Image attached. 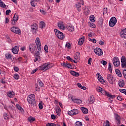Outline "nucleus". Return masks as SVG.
Segmentation results:
<instances>
[{
    "label": "nucleus",
    "mask_w": 126,
    "mask_h": 126,
    "mask_svg": "<svg viewBox=\"0 0 126 126\" xmlns=\"http://www.w3.org/2000/svg\"><path fill=\"white\" fill-rule=\"evenodd\" d=\"M28 103L30 105H35L36 104V96L34 94H29L27 98Z\"/></svg>",
    "instance_id": "nucleus-1"
},
{
    "label": "nucleus",
    "mask_w": 126,
    "mask_h": 126,
    "mask_svg": "<svg viewBox=\"0 0 126 126\" xmlns=\"http://www.w3.org/2000/svg\"><path fill=\"white\" fill-rule=\"evenodd\" d=\"M53 64L46 63L45 64L40 67V70H43V71H46V70H48V69L52 68V67H53Z\"/></svg>",
    "instance_id": "nucleus-2"
},
{
    "label": "nucleus",
    "mask_w": 126,
    "mask_h": 126,
    "mask_svg": "<svg viewBox=\"0 0 126 126\" xmlns=\"http://www.w3.org/2000/svg\"><path fill=\"white\" fill-rule=\"evenodd\" d=\"M54 32H55L56 36H57L58 39H60V40H63V39L64 36L63 35V33L61 32V31L55 29H54Z\"/></svg>",
    "instance_id": "nucleus-3"
},
{
    "label": "nucleus",
    "mask_w": 126,
    "mask_h": 126,
    "mask_svg": "<svg viewBox=\"0 0 126 126\" xmlns=\"http://www.w3.org/2000/svg\"><path fill=\"white\" fill-rule=\"evenodd\" d=\"M96 89L99 92H101L102 94H105L107 97H112V95L109 94V92L105 91V90L101 87H97Z\"/></svg>",
    "instance_id": "nucleus-4"
},
{
    "label": "nucleus",
    "mask_w": 126,
    "mask_h": 126,
    "mask_svg": "<svg viewBox=\"0 0 126 126\" xmlns=\"http://www.w3.org/2000/svg\"><path fill=\"white\" fill-rule=\"evenodd\" d=\"M112 62L113 63V64L114 66L116 67H119L120 65V60L118 57H115L113 58Z\"/></svg>",
    "instance_id": "nucleus-5"
},
{
    "label": "nucleus",
    "mask_w": 126,
    "mask_h": 126,
    "mask_svg": "<svg viewBox=\"0 0 126 126\" xmlns=\"http://www.w3.org/2000/svg\"><path fill=\"white\" fill-rule=\"evenodd\" d=\"M61 66L66 67V68L72 69V65L70 64L68 62H63L61 63Z\"/></svg>",
    "instance_id": "nucleus-6"
},
{
    "label": "nucleus",
    "mask_w": 126,
    "mask_h": 126,
    "mask_svg": "<svg viewBox=\"0 0 126 126\" xmlns=\"http://www.w3.org/2000/svg\"><path fill=\"white\" fill-rule=\"evenodd\" d=\"M116 23H117V19L115 17H112L109 21V26L111 27H113L116 25Z\"/></svg>",
    "instance_id": "nucleus-7"
},
{
    "label": "nucleus",
    "mask_w": 126,
    "mask_h": 126,
    "mask_svg": "<svg viewBox=\"0 0 126 126\" xmlns=\"http://www.w3.org/2000/svg\"><path fill=\"white\" fill-rule=\"evenodd\" d=\"M37 30H38V25L34 23L32 25V32L33 34H37Z\"/></svg>",
    "instance_id": "nucleus-8"
},
{
    "label": "nucleus",
    "mask_w": 126,
    "mask_h": 126,
    "mask_svg": "<svg viewBox=\"0 0 126 126\" xmlns=\"http://www.w3.org/2000/svg\"><path fill=\"white\" fill-rule=\"evenodd\" d=\"M29 51H30L32 54H34L35 51H36V44H30L29 46Z\"/></svg>",
    "instance_id": "nucleus-9"
},
{
    "label": "nucleus",
    "mask_w": 126,
    "mask_h": 126,
    "mask_svg": "<svg viewBox=\"0 0 126 126\" xmlns=\"http://www.w3.org/2000/svg\"><path fill=\"white\" fill-rule=\"evenodd\" d=\"M35 43L38 51H41V50H42V45H41V41H40L39 37L36 38Z\"/></svg>",
    "instance_id": "nucleus-10"
},
{
    "label": "nucleus",
    "mask_w": 126,
    "mask_h": 126,
    "mask_svg": "<svg viewBox=\"0 0 126 126\" xmlns=\"http://www.w3.org/2000/svg\"><path fill=\"white\" fill-rule=\"evenodd\" d=\"M78 110L75 109L68 112V114L69 115V116H75V115L78 114Z\"/></svg>",
    "instance_id": "nucleus-11"
},
{
    "label": "nucleus",
    "mask_w": 126,
    "mask_h": 126,
    "mask_svg": "<svg viewBox=\"0 0 126 126\" xmlns=\"http://www.w3.org/2000/svg\"><path fill=\"white\" fill-rule=\"evenodd\" d=\"M120 36L122 39H126V28L124 29L121 31Z\"/></svg>",
    "instance_id": "nucleus-12"
},
{
    "label": "nucleus",
    "mask_w": 126,
    "mask_h": 126,
    "mask_svg": "<svg viewBox=\"0 0 126 126\" xmlns=\"http://www.w3.org/2000/svg\"><path fill=\"white\" fill-rule=\"evenodd\" d=\"M94 52L97 56H102L103 55V50L100 49V48H96L94 49Z\"/></svg>",
    "instance_id": "nucleus-13"
},
{
    "label": "nucleus",
    "mask_w": 126,
    "mask_h": 126,
    "mask_svg": "<svg viewBox=\"0 0 126 126\" xmlns=\"http://www.w3.org/2000/svg\"><path fill=\"white\" fill-rule=\"evenodd\" d=\"M115 119L116 124L120 125L121 124V117L119 116L118 114H115Z\"/></svg>",
    "instance_id": "nucleus-14"
},
{
    "label": "nucleus",
    "mask_w": 126,
    "mask_h": 126,
    "mask_svg": "<svg viewBox=\"0 0 126 126\" xmlns=\"http://www.w3.org/2000/svg\"><path fill=\"white\" fill-rule=\"evenodd\" d=\"M107 79H108L109 82H110L111 84H113V83H114V77H113V76H112V75L108 74L107 75Z\"/></svg>",
    "instance_id": "nucleus-15"
},
{
    "label": "nucleus",
    "mask_w": 126,
    "mask_h": 126,
    "mask_svg": "<svg viewBox=\"0 0 126 126\" xmlns=\"http://www.w3.org/2000/svg\"><path fill=\"white\" fill-rule=\"evenodd\" d=\"M58 26L60 29H62L63 30H64V29H65V27L64 26V24H63V22H59L58 23Z\"/></svg>",
    "instance_id": "nucleus-16"
},
{
    "label": "nucleus",
    "mask_w": 126,
    "mask_h": 126,
    "mask_svg": "<svg viewBox=\"0 0 126 126\" xmlns=\"http://www.w3.org/2000/svg\"><path fill=\"white\" fill-rule=\"evenodd\" d=\"M35 59L34 60V62H36L39 60V58H40V52L39 51H36L35 53Z\"/></svg>",
    "instance_id": "nucleus-17"
},
{
    "label": "nucleus",
    "mask_w": 126,
    "mask_h": 126,
    "mask_svg": "<svg viewBox=\"0 0 126 126\" xmlns=\"http://www.w3.org/2000/svg\"><path fill=\"white\" fill-rule=\"evenodd\" d=\"M18 51H19V48L17 46H15L12 49V52L13 54H18Z\"/></svg>",
    "instance_id": "nucleus-18"
},
{
    "label": "nucleus",
    "mask_w": 126,
    "mask_h": 126,
    "mask_svg": "<svg viewBox=\"0 0 126 126\" xmlns=\"http://www.w3.org/2000/svg\"><path fill=\"white\" fill-rule=\"evenodd\" d=\"M85 39V37L84 36H83L80 39H79L78 44L79 46H82L83 45V43H84V39Z\"/></svg>",
    "instance_id": "nucleus-19"
},
{
    "label": "nucleus",
    "mask_w": 126,
    "mask_h": 126,
    "mask_svg": "<svg viewBox=\"0 0 126 126\" xmlns=\"http://www.w3.org/2000/svg\"><path fill=\"white\" fill-rule=\"evenodd\" d=\"M74 59L78 62L79 61L80 59V53L79 52H77L75 54Z\"/></svg>",
    "instance_id": "nucleus-20"
},
{
    "label": "nucleus",
    "mask_w": 126,
    "mask_h": 126,
    "mask_svg": "<svg viewBox=\"0 0 126 126\" xmlns=\"http://www.w3.org/2000/svg\"><path fill=\"white\" fill-rule=\"evenodd\" d=\"M70 73L73 75V76H75L76 77H78V76H79V73L76 72L74 71H70Z\"/></svg>",
    "instance_id": "nucleus-21"
},
{
    "label": "nucleus",
    "mask_w": 126,
    "mask_h": 126,
    "mask_svg": "<svg viewBox=\"0 0 126 126\" xmlns=\"http://www.w3.org/2000/svg\"><path fill=\"white\" fill-rule=\"evenodd\" d=\"M66 28H67L68 30H69L70 32L74 30V27L71 25H67Z\"/></svg>",
    "instance_id": "nucleus-22"
},
{
    "label": "nucleus",
    "mask_w": 126,
    "mask_h": 126,
    "mask_svg": "<svg viewBox=\"0 0 126 126\" xmlns=\"http://www.w3.org/2000/svg\"><path fill=\"white\" fill-rule=\"evenodd\" d=\"M5 58L7 59V60H14V58H13V56H12L10 54H5Z\"/></svg>",
    "instance_id": "nucleus-23"
},
{
    "label": "nucleus",
    "mask_w": 126,
    "mask_h": 126,
    "mask_svg": "<svg viewBox=\"0 0 126 126\" xmlns=\"http://www.w3.org/2000/svg\"><path fill=\"white\" fill-rule=\"evenodd\" d=\"M118 85L120 87H124L125 86V82L123 80H119Z\"/></svg>",
    "instance_id": "nucleus-24"
},
{
    "label": "nucleus",
    "mask_w": 126,
    "mask_h": 126,
    "mask_svg": "<svg viewBox=\"0 0 126 126\" xmlns=\"http://www.w3.org/2000/svg\"><path fill=\"white\" fill-rule=\"evenodd\" d=\"M81 110L83 114H88V109L86 108L82 107H81Z\"/></svg>",
    "instance_id": "nucleus-25"
},
{
    "label": "nucleus",
    "mask_w": 126,
    "mask_h": 126,
    "mask_svg": "<svg viewBox=\"0 0 126 126\" xmlns=\"http://www.w3.org/2000/svg\"><path fill=\"white\" fill-rule=\"evenodd\" d=\"M56 113L57 114V115L58 117H60V116H61V108H60V107L57 106L56 108Z\"/></svg>",
    "instance_id": "nucleus-26"
},
{
    "label": "nucleus",
    "mask_w": 126,
    "mask_h": 126,
    "mask_svg": "<svg viewBox=\"0 0 126 126\" xmlns=\"http://www.w3.org/2000/svg\"><path fill=\"white\" fill-rule=\"evenodd\" d=\"M76 7L78 12H80V11H81V9H80V8L81 7V3L78 2L76 4Z\"/></svg>",
    "instance_id": "nucleus-27"
},
{
    "label": "nucleus",
    "mask_w": 126,
    "mask_h": 126,
    "mask_svg": "<svg viewBox=\"0 0 126 126\" xmlns=\"http://www.w3.org/2000/svg\"><path fill=\"white\" fill-rule=\"evenodd\" d=\"M39 27L41 29H43V28H45L46 27V23H45L44 22L41 21L39 23Z\"/></svg>",
    "instance_id": "nucleus-28"
},
{
    "label": "nucleus",
    "mask_w": 126,
    "mask_h": 126,
    "mask_svg": "<svg viewBox=\"0 0 126 126\" xmlns=\"http://www.w3.org/2000/svg\"><path fill=\"white\" fill-rule=\"evenodd\" d=\"M14 33L15 34H18V35H20V34H21V31H20V29H19L18 27H16Z\"/></svg>",
    "instance_id": "nucleus-29"
},
{
    "label": "nucleus",
    "mask_w": 126,
    "mask_h": 126,
    "mask_svg": "<svg viewBox=\"0 0 126 126\" xmlns=\"http://www.w3.org/2000/svg\"><path fill=\"white\" fill-rule=\"evenodd\" d=\"M109 94L111 95V96H108V97H109V100L111 104H112L113 102V99H115V98H116V96L115 95H112V94H111L109 93Z\"/></svg>",
    "instance_id": "nucleus-30"
},
{
    "label": "nucleus",
    "mask_w": 126,
    "mask_h": 126,
    "mask_svg": "<svg viewBox=\"0 0 126 126\" xmlns=\"http://www.w3.org/2000/svg\"><path fill=\"white\" fill-rule=\"evenodd\" d=\"M94 101H95V97L93 95L91 96L90 98V104H93V103H94Z\"/></svg>",
    "instance_id": "nucleus-31"
},
{
    "label": "nucleus",
    "mask_w": 126,
    "mask_h": 126,
    "mask_svg": "<svg viewBox=\"0 0 126 126\" xmlns=\"http://www.w3.org/2000/svg\"><path fill=\"white\" fill-rule=\"evenodd\" d=\"M7 95L10 98H13V97H14V96H15V94H14V93H12L11 92H9V93H8Z\"/></svg>",
    "instance_id": "nucleus-32"
},
{
    "label": "nucleus",
    "mask_w": 126,
    "mask_h": 126,
    "mask_svg": "<svg viewBox=\"0 0 126 126\" xmlns=\"http://www.w3.org/2000/svg\"><path fill=\"white\" fill-rule=\"evenodd\" d=\"M115 72L118 76H119V77H122V73H121L120 70L117 69L115 70Z\"/></svg>",
    "instance_id": "nucleus-33"
},
{
    "label": "nucleus",
    "mask_w": 126,
    "mask_h": 126,
    "mask_svg": "<svg viewBox=\"0 0 126 126\" xmlns=\"http://www.w3.org/2000/svg\"><path fill=\"white\" fill-rule=\"evenodd\" d=\"M0 7H2V8H5L6 7V5L1 0H0Z\"/></svg>",
    "instance_id": "nucleus-34"
},
{
    "label": "nucleus",
    "mask_w": 126,
    "mask_h": 126,
    "mask_svg": "<svg viewBox=\"0 0 126 126\" xmlns=\"http://www.w3.org/2000/svg\"><path fill=\"white\" fill-rule=\"evenodd\" d=\"M71 99H72V101L73 102H74V103H76L77 104H81V103H82V101H81V100H80V99H76L73 100L72 99V97L71 98Z\"/></svg>",
    "instance_id": "nucleus-35"
},
{
    "label": "nucleus",
    "mask_w": 126,
    "mask_h": 126,
    "mask_svg": "<svg viewBox=\"0 0 126 126\" xmlns=\"http://www.w3.org/2000/svg\"><path fill=\"white\" fill-rule=\"evenodd\" d=\"M35 120L36 119L32 116H30L28 118V121H30V123H33Z\"/></svg>",
    "instance_id": "nucleus-36"
},
{
    "label": "nucleus",
    "mask_w": 126,
    "mask_h": 126,
    "mask_svg": "<svg viewBox=\"0 0 126 126\" xmlns=\"http://www.w3.org/2000/svg\"><path fill=\"white\" fill-rule=\"evenodd\" d=\"M96 75H97V77H98V80L99 81L103 80V77L101 76V74H100V73H97Z\"/></svg>",
    "instance_id": "nucleus-37"
},
{
    "label": "nucleus",
    "mask_w": 126,
    "mask_h": 126,
    "mask_svg": "<svg viewBox=\"0 0 126 126\" xmlns=\"http://www.w3.org/2000/svg\"><path fill=\"white\" fill-rule=\"evenodd\" d=\"M39 0H35V1H39ZM35 1L33 0H32L31 1V4L33 7H36V5L35 4H34V3H35Z\"/></svg>",
    "instance_id": "nucleus-38"
},
{
    "label": "nucleus",
    "mask_w": 126,
    "mask_h": 126,
    "mask_svg": "<svg viewBox=\"0 0 126 126\" xmlns=\"http://www.w3.org/2000/svg\"><path fill=\"white\" fill-rule=\"evenodd\" d=\"M84 12L87 15L89 14V12H90V8L89 7L86 8L85 10H84Z\"/></svg>",
    "instance_id": "nucleus-39"
},
{
    "label": "nucleus",
    "mask_w": 126,
    "mask_h": 126,
    "mask_svg": "<svg viewBox=\"0 0 126 126\" xmlns=\"http://www.w3.org/2000/svg\"><path fill=\"white\" fill-rule=\"evenodd\" d=\"M121 63H126V57L125 56H122L121 58Z\"/></svg>",
    "instance_id": "nucleus-40"
},
{
    "label": "nucleus",
    "mask_w": 126,
    "mask_h": 126,
    "mask_svg": "<svg viewBox=\"0 0 126 126\" xmlns=\"http://www.w3.org/2000/svg\"><path fill=\"white\" fill-rule=\"evenodd\" d=\"M75 126H82V122L77 121L75 124Z\"/></svg>",
    "instance_id": "nucleus-41"
},
{
    "label": "nucleus",
    "mask_w": 126,
    "mask_h": 126,
    "mask_svg": "<svg viewBox=\"0 0 126 126\" xmlns=\"http://www.w3.org/2000/svg\"><path fill=\"white\" fill-rule=\"evenodd\" d=\"M18 18H19L18 15L15 14V15H14L13 20L17 22V20H18Z\"/></svg>",
    "instance_id": "nucleus-42"
},
{
    "label": "nucleus",
    "mask_w": 126,
    "mask_h": 126,
    "mask_svg": "<svg viewBox=\"0 0 126 126\" xmlns=\"http://www.w3.org/2000/svg\"><path fill=\"white\" fill-rule=\"evenodd\" d=\"M108 70H109L110 72L112 73V71L113 69H112V65H111V63H109L108 64Z\"/></svg>",
    "instance_id": "nucleus-43"
},
{
    "label": "nucleus",
    "mask_w": 126,
    "mask_h": 126,
    "mask_svg": "<svg viewBox=\"0 0 126 126\" xmlns=\"http://www.w3.org/2000/svg\"><path fill=\"white\" fill-rule=\"evenodd\" d=\"M46 126H56V124L52 123H48L46 124Z\"/></svg>",
    "instance_id": "nucleus-44"
},
{
    "label": "nucleus",
    "mask_w": 126,
    "mask_h": 126,
    "mask_svg": "<svg viewBox=\"0 0 126 126\" xmlns=\"http://www.w3.org/2000/svg\"><path fill=\"white\" fill-rule=\"evenodd\" d=\"M119 91L122 93H124L126 95V90L124 89H120Z\"/></svg>",
    "instance_id": "nucleus-45"
},
{
    "label": "nucleus",
    "mask_w": 126,
    "mask_h": 126,
    "mask_svg": "<svg viewBox=\"0 0 126 126\" xmlns=\"http://www.w3.org/2000/svg\"><path fill=\"white\" fill-rule=\"evenodd\" d=\"M14 78L17 80L19 79V75L18 74H15L14 75Z\"/></svg>",
    "instance_id": "nucleus-46"
},
{
    "label": "nucleus",
    "mask_w": 126,
    "mask_h": 126,
    "mask_svg": "<svg viewBox=\"0 0 126 126\" xmlns=\"http://www.w3.org/2000/svg\"><path fill=\"white\" fill-rule=\"evenodd\" d=\"M16 106L17 109H18V110H19L20 111H22V110H23V109L22 108V107H21V106H20V105H19V104H17Z\"/></svg>",
    "instance_id": "nucleus-47"
},
{
    "label": "nucleus",
    "mask_w": 126,
    "mask_h": 126,
    "mask_svg": "<svg viewBox=\"0 0 126 126\" xmlns=\"http://www.w3.org/2000/svg\"><path fill=\"white\" fill-rule=\"evenodd\" d=\"M51 118L52 120H56V119H57V118H58V116H57L54 114H52L51 116Z\"/></svg>",
    "instance_id": "nucleus-48"
},
{
    "label": "nucleus",
    "mask_w": 126,
    "mask_h": 126,
    "mask_svg": "<svg viewBox=\"0 0 126 126\" xmlns=\"http://www.w3.org/2000/svg\"><path fill=\"white\" fill-rule=\"evenodd\" d=\"M16 29V27H13L11 28V29H10L11 31H12V32H13V33H15Z\"/></svg>",
    "instance_id": "nucleus-49"
},
{
    "label": "nucleus",
    "mask_w": 126,
    "mask_h": 126,
    "mask_svg": "<svg viewBox=\"0 0 126 126\" xmlns=\"http://www.w3.org/2000/svg\"><path fill=\"white\" fill-rule=\"evenodd\" d=\"M123 75L124 77V78H125V79H126V70L125 69L123 71Z\"/></svg>",
    "instance_id": "nucleus-50"
},
{
    "label": "nucleus",
    "mask_w": 126,
    "mask_h": 126,
    "mask_svg": "<svg viewBox=\"0 0 126 126\" xmlns=\"http://www.w3.org/2000/svg\"><path fill=\"white\" fill-rule=\"evenodd\" d=\"M101 63H102L103 65H107V61L103 60L102 61H101Z\"/></svg>",
    "instance_id": "nucleus-51"
},
{
    "label": "nucleus",
    "mask_w": 126,
    "mask_h": 126,
    "mask_svg": "<svg viewBox=\"0 0 126 126\" xmlns=\"http://www.w3.org/2000/svg\"><path fill=\"white\" fill-rule=\"evenodd\" d=\"M121 66H122V68H126V63H122Z\"/></svg>",
    "instance_id": "nucleus-52"
},
{
    "label": "nucleus",
    "mask_w": 126,
    "mask_h": 126,
    "mask_svg": "<svg viewBox=\"0 0 126 126\" xmlns=\"http://www.w3.org/2000/svg\"><path fill=\"white\" fill-rule=\"evenodd\" d=\"M35 88L36 91H40V87L38 86V84H35Z\"/></svg>",
    "instance_id": "nucleus-53"
},
{
    "label": "nucleus",
    "mask_w": 126,
    "mask_h": 126,
    "mask_svg": "<svg viewBox=\"0 0 126 126\" xmlns=\"http://www.w3.org/2000/svg\"><path fill=\"white\" fill-rule=\"evenodd\" d=\"M66 47L68 48V49H70V47H71V45H70V43L69 42H67L66 44Z\"/></svg>",
    "instance_id": "nucleus-54"
},
{
    "label": "nucleus",
    "mask_w": 126,
    "mask_h": 126,
    "mask_svg": "<svg viewBox=\"0 0 126 126\" xmlns=\"http://www.w3.org/2000/svg\"><path fill=\"white\" fill-rule=\"evenodd\" d=\"M103 21H104V20L103 19V18H99V20L98 22L100 24H103Z\"/></svg>",
    "instance_id": "nucleus-55"
},
{
    "label": "nucleus",
    "mask_w": 126,
    "mask_h": 126,
    "mask_svg": "<svg viewBox=\"0 0 126 126\" xmlns=\"http://www.w3.org/2000/svg\"><path fill=\"white\" fill-rule=\"evenodd\" d=\"M107 12H108V10H107V8L103 9V15L106 14Z\"/></svg>",
    "instance_id": "nucleus-56"
},
{
    "label": "nucleus",
    "mask_w": 126,
    "mask_h": 126,
    "mask_svg": "<svg viewBox=\"0 0 126 126\" xmlns=\"http://www.w3.org/2000/svg\"><path fill=\"white\" fill-rule=\"evenodd\" d=\"M16 22H17L13 19L11 20V24L12 25H15V24H16Z\"/></svg>",
    "instance_id": "nucleus-57"
},
{
    "label": "nucleus",
    "mask_w": 126,
    "mask_h": 126,
    "mask_svg": "<svg viewBox=\"0 0 126 126\" xmlns=\"http://www.w3.org/2000/svg\"><path fill=\"white\" fill-rule=\"evenodd\" d=\"M48 49H49L48 45H45L44 51H45L46 52V53H48Z\"/></svg>",
    "instance_id": "nucleus-58"
},
{
    "label": "nucleus",
    "mask_w": 126,
    "mask_h": 126,
    "mask_svg": "<svg viewBox=\"0 0 126 126\" xmlns=\"http://www.w3.org/2000/svg\"><path fill=\"white\" fill-rule=\"evenodd\" d=\"M92 61V58H90L88 60V64H89L90 65H91Z\"/></svg>",
    "instance_id": "nucleus-59"
},
{
    "label": "nucleus",
    "mask_w": 126,
    "mask_h": 126,
    "mask_svg": "<svg viewBox=\"0 0 126 126\" xmlns=\"http://www.w3.org/2000/svg\"><path fill=\"white\" fill-rule=\"evenodd\" d=\"M90 21H91L92 22H95V18H94V17H90Z\"/></svg>",
    "instance_id": "nucleus-60"
},
{
    "label": "nucleus",
    "mask_w": 126,
    "mask_h": 126,
    "mask_svg": "<svg viewBox=\"0 0 126 126\" xmlns=\"http://www.w3.org/2000/svg\"><path fill=\"white\" fill-rule=\"evenodd\" d=\"M14 69L16 72H18L19 71V68L18 67H14Z\"/></svg>",
    "instance_id": "nucleus-61"
},
{
    "label": "nucleus",
    "mask_w": 126,
    "mask_h": 126,
    "mask_svg": "<svg viewBox=\"0 0 126 126\" xmlns=\"http://www.w3.org/2000/svg\"><path fill=\"white\" fill-rule=\"evenodd\" d=\"M11 12V10H7L6 11V15H9V13Z\"/></svg>",
    "instance_id": "nucleus-62"
},
{
    "label": "nucleus",
    "mask_w": 126,
    "mask_h": 126,
    "mask_svg": "<svg viewBox=\"0 0 126 126\" xmlns=\"http://www.w3.org/2000/svg\"><path fill=\"white\" fill-rule=\"evenodd\" d=\"M39 85L41 86V87H43L44 86V83H43L42 81H40L39 82Z\"/></svg>",
    "instance_id": "nucleus-63"
},
{
    "label": "nucleus",
    "mask_w": 126,
    "mask_h": 126,
    "mask_svg": "<svg viewBox=\"0 0 126 126\" xmlns=\"http://www.w3.org/2000/svg\"><path fill=\"white\" fill-rule=\"evenodd\" d=\"M106 126H111L110 125V122H109V121L106 120V124L105 125Z\"/></svg>",
    "instance_id": "nucleus-64"
}]
</instances>
